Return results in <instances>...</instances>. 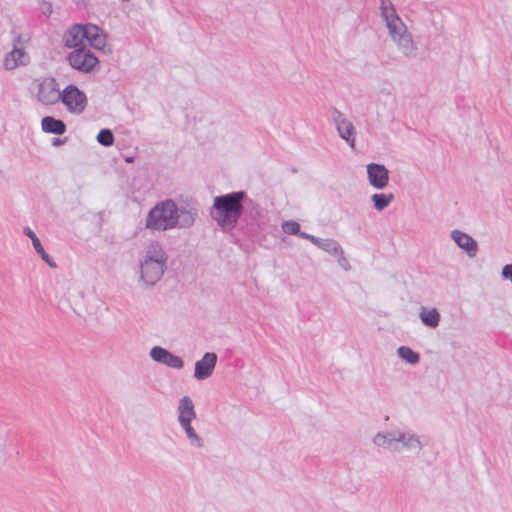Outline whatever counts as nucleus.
I'll use <instances>...</instances> for the list:
<instances>
[{
	"instance_id": "cd10ccee",
	"label": "nucleus",
	"mask_w": 512,
	"mask_h": 512,
	"mask_svg": "<svg viewBox=\"0 0 512 512\" xmlns=\"http://www.w3.org/2000/svg\"><path fill=\"white\" fill-rule=\"evenodd\" d=\"M106 43H107V36L105 34V32L103 31L102 33H100L90 44L89 46H91L92 48L94 49H97V50H103L104 47L106 46Z\"/></svg>"
},
{
	"instance_id": "ddd939ff",
	"label": "nucleus",
	"mask_w": 512,
	"mask_h": 512,
	"mask_svg": "<svg viewBox=\"0 0 512 512\" xmlns=\"http://www.w3.org/2000/svg\"><path fill=\"white\" fill-rule=\"evenodd\" d=\"M451 238L457 246L463 249L470 258H474L478 252L477 241L465 232L460 230L451 231Z\"/></svg>"
},
{
	"instance_id": "b1692460",
	"label": "nucleus",
	"mask_w": 512,
	"mask_h": 512,
	"mask_svg": "<svg viewBox=\"0 0 512 512\" xmlns=\"http://www.w3.org/2000/svg\"><path fill=\"white\" fill-rule=\"evenodd\" d=\"M323 251L333 256H341L343 262L347 264V259L344 256V251L341 245L334 239H326V242L322 248Z\"/></svg>"
},
{
	"instance_id": "1a4fd4ad",
	"label": "nucleus",
	"mask_w": 512,
	"mask_h": 512,
	"mask_svg": "<svg viewBox=\"0 0 512 512\" xmlns=\"http://www.w3.org/2000/svg\"><path fill=\"white\" fill-rule=\"evenodd\" d=\"M149 355L153 361L166 365L167 367L173 369H182L184 367V361L181 357L161 346H154L150 350Z\"/></svg>"
},
{
	"instance_id": "6e6552de",
	"label": "nucleus",
	"mask_w": 512,
	"mask_h": 512,
	"mask_svg": "<svg viewBox=\"0 0 512 512\" xmlns=\"http://www.w3.org/2000/svg\"><path fill=\"white\" fill-rule=\"evenodd\" d=\"M333 120L339 136L351 147H355L356 130L351 121L345 118L344 114L337 109L333 111Z\"/></svg>"
},
{
	"instance_id": "7ed1b4c3",
	"label": "nucleus",
	"mask_w": 512,
	"mask_h": 512,
	"mask_svg": "<svg viewBox=\"0 0 512 512\" xmlns=\"http://www.w3.org/2000/svg\"><path fill=\"white\" fill-rule=\"evenodd\" d=\"M381 17L386 23L389 35L396 43L398 49L407 58L416 57V45L407 26L397 14L396 8L391 0L380 1Z\"/></svg>"
},
{
	"instance_id": "aec40b11",
	"label": "nucleus",
	"mask_w": 512,
	"mask_h": 512,
	"mask_svg": "<svg viewBox=\"0 0 512 512\" xmlns=\"http://www.w3.org/2000/svg\"><path fill=\"white\" fill-rule=\"evenodd\" d=\"M419 317L421 322L430 328H436L440 322V313L436 308L427 309L426 307H421L419 312Z\"/></svg>"
},
{
	"instance_id": "423d86ee",
	"label": "nucleus",
	"mask_w": 512,
	"mask_h": 512,
	"mask_svg": "<svg viewBox=\"0 0 512 512\" xmlns=\"http://www.w3.org/2000/svg\"><path fill=\"white\" fill-rule=\"evenodd\" d=\"M60 101L73 114H81L87 106L86 94L74 84L65 87L61 93Z\"/></svg>"
},
{
	"instance_id": "4be33fe9",
	"label": "nucleus",
	"mask_w": 512,
	"mask_h": 512,
	"mask_svg": "<svg viewBox=\"0 0 512 512\" xmlns=\"http://www.w3.org/2000/svg\"><path fill=\"white\" fill-rule=\"evenodd\" d=\"M371 200L373 202L374 208L378 211H382L385 208H387L390 205V203L394 200V195L391 193H377L372 195Z\"/></svg>"
},
{
	"instance_id": "2eb2a0df",
	"label": "nucleus",
	"mask_w": 512,
	"mask_h": 512,
	"mask_svg": "<svg viewBox=\"0 0 512 512\" xmlns=\"http://www.w3.org/2000/svg\"><path fill=\"white\" fill-rule=\"evenodd\" d=\"M398 435L399 430L378 432L373 438V443L381 448L399 451V448L396 446Z\"/></svg>"
},
{
	"instance_id": "4468645a",
	"label": "nucleus",
	"mask_w": 512,
	"mask_h": 512,
	"mask_svg": "<svg viewBox=\"0 0 512 512\" xmlns=\"http://www.w3.org/2000/svg\"><path fill=\"white\" fill-rule=\"evenodd\" d=\"M30 62L29 55L25 52L23 48H17L9 52L4 59V68L6 70H13L18 66H25Z\"/></svg>"
},
{
	"instance_id": "c756f323",
	"label": "nucleus",
	"mask_w": 512,
	"mask_h": 512,
	"mask_svg": "<svg viewBox=\"0 0 512 512\" xmlns=\"http://www.w3.org/2000/svg\"><path fill=\"white\" fill-rule=\"evenodd\" d=\"M247 225H248L247 232H246L247 235L251 236L257 232V227L253 223L248 222Z\"/></svg>"
},
{
	"instance_id": "473e14b6",
	"label": "nucleus",
	"mask_w": 512,
	"mask_h": 512,
	"mask_svg": "<svg viewBox=\"0 0 512 512\" xmlns=\"http://www.w3.org/2000/svg\"><path fill=\"white\" fill-rule=\"evenodd\" d=\"M64 142H65V139L54 138L53 142H52V145L53 146H59V145H62Z\"/></svg>"
},
{
	"instance_id": "5701e85b",
	"label": "nucleus",
	"mask_w": 512,
	"mask_h": 512,
	"mask_svg": "<svg viewBox=\"0 0 512 512\" xmlns=\"http://www.w3.org/2000/svg\"><path fill=\"white\" fill-rule=\"evenodd\" d=\"M397 354L400 358L412 365H415L420 361V355L408 346H400L397 349Z\"/></svg>"
},
{
	"instance_id": "39448f33",
	"label": "nucleus",
	"mask_w": 512,
	"mask_h": 512,
	"mask_svg": "<svg viewBox=\"0 0 512 512\" xmlns=\"http://www.w3.org/2000/svg\"><path fill=\"white\" fill-rule=\"evenodd\" d=\"M66 60L72 69L83 73H93L99 66L98 57L89 48H76L67 54Z\"/></svg>"
},
{
	"instance_id": "dca6fc26",
	"label": "nucleus",
	"mask_w": 512,
	"mask_h": 512,
	"mask_svg": "<svg viewBox=\"0 0 512 512\" xmlns=\"http://www.w3.org/2000/svg\"><path fill=\"white\" fill-rule=\"evenodd\" d=\"M178 422L192 421L196 418L194 403L189 396H183L178 403Z\"/></svg>"
},
{
	"instance_id": "412c9836",
	"label": "nucleus",
	"mask_w": 512,
	"mask_h": 512,
	"mask_svg": "<svg viewBox=\"0 0 512 512\" xmlns=\"http://www.w3.org/2000/svg\"><path fill=\"white\" fill-rule=\"evenodd\" d=\"M191 422L192 421H183L179 422V424L181 428L185 431L190 443L197 448H201L204 445L203 439L197 434L195 429L192 427Z\"/></svg>"
},
{
	"instance_id": "20e7f679",
	"label": "nucleus",
	"mask_w": 512,
	"mask_h": 512,
	"mask_svg": "<svg viewBox=\"0 0 512 512\" xmlns=\"http://www.w3.org/2000/svg\"><path fill=\"white\" fill-rule=\"evenodd\" d=\"M168 256L162 245L153 241L139 259V281L145 288L156 285L167 268Z\"/></svg>"
},
{
	"instance_id": "f704fd0d",
	"label": "nucleus",
	"mask_w": 512,
	"mask_h": 512,
	"mask_svg": "<svg viewBox=\"0 0 512 512\" xmlns=\"http://www.w3.org/2000/svg\"><path fill=\"white\" fill-rule=\"evenodd\" d=\"M127 162H132L133 161V158H127L126 159Z\"/></svg>"
},
{
	"instance_id": "f3484780",
	"label": "nucleus",
	"mask_w": 512,
	"mask_h": 512,
	"mask_svg": "<svg viewBox=\"0 0 512 512\" xmlns=\"http://www.w3.org/2000/svg\"><path fill=\"white\" fill-rule=\"evenodd\" d=\"M23 232L27 237H29L31 239L33 247H34L35 251L37 252V254L41 257V259L45 263H47V265L49 267L56 268L57 267L56 263L49 256V254L44 250V248H43L40 240L36 236V234L29 227H25Z\"/></svg>"
},
{
	"instance_id": "0eeeda50",
	"label": "nucleus",
	"mask_w": 512,
	"mask_h": 512,
	"mask_svg": "<svg viewBox=\"0 0 512 512\" xmlns=\"http://www.w3.org/2000/svg\"><path fill=\"white\" fill-rule=\"evenodd\" d=\"M61 93L54 78H44L38 84L37 100L44 105H54L60 101Z\"/></svg>"
},
{
	"instance_id": "f03ea898",
	"label": "nucleus",
	"mask_w": 512,
	"mask_h": 512,
	"mask_svg": "<svg viewBox=\"0 0 512 512\" xmlns=\"http://www.w3.org/2000/svg\"><path fill=\"white\" fill-rule=\"evenodd\" d=\"M198 217V209L190 204L178 205L172 199L158 202L145 219V227L153 231L191 228Z\"/></svg>"
},
{
	"instance_id": "393cba45",
	"label": "nucleus",
	"mask_w": 512,
	"mask_h": 512,
	"mask_svg": "<svg viewBox=\"0 0 512 512\" xmlns=\"http://www.w3.org/2000/svg\"><path fill=\"white\" fill-rule=\"evenodd\" d=\"M97 141L101 145L109 147L114 143V135L110 129H101L97 135Z\"/></svg>"
},
{
	"instance_id": "9d476101",
	"label": "nucleus",
	"mask_w": 512,
	"mask_h": 512,
	"mask_svg": "<svg viewBox=\"0 0 512 512\" xmlns=\"http://www.w3.org/2000/svg\"><path fill=\"white\" fill-rule=\"evenodd\" d=\"M217 359L216 353L206 352L203 357L195 363L194 378L199 381L208 379L213 374Z\"/></svg>"
},
{
	"instance_id": "72a5a7b5",
	"label": "nucleus",
	"mask_w": 512,
	"mask_h": 512,
	"mask_svg": "<svg viewBox=\"0 0 512 512\" xmlns=\"http://www.w3.org/2000/svg\"><path fill=\"white\" fill-rule=\"evenodd\" d=\"M52 13V7L50 4H47V7L44 11V14H46L47 16H49L50 14Z\"/></svg>"
},
{
	"instance_id": "2f4dec72",
	"label": "nucleus",
	"mask_w": 512,
	"mask_h": 512,
	"mask_svg": "<svg viewBox=\"0 0 512 512\" xmlns=\"http://www.w3.org/2000/svg\"><path fill=\"white\" fill-rule=\"evenodd\" d=\"M338 262L339 264L345 269V270H349L350 269V265L349 263L347 262V264L345 262H343L341 256H338Z\"/></svg>"
},
{
	"instance_id": "6ab92c4d",
	"label": "nucleus",
	"mask_w": 512,
	"mask_h": 512,
	"mask_svg": "<svg viewBox=\"0 0 512 512\" xmlns=\"http://www.w3.org/2000/svg\"><path fill=\"white\" fill-rule=\"evenodd\" d=\"M397 443H401L402 447L406 450H416L420 452L423 445L416 434L409 432H402L399 430Z\"/></svg>"
},
{
	"instance_id": "a211bd4d",
	"label": "nucleus",
	"mask_w": 512,
	"mask_h": 512,
	"mask_svg": "<svg viewBox=\"0 0 512 512\" xmlns=\"http://www.w3.org/2000/svg\"><path fill=\"white\" fill-rule=\"evenodd\" d=\"M41 127L44 132L50 134L62 135L66 132V124L62 120L51 116L42 118Z\"/></svg>"
},
{
	"instance_id": "a878e982",
	"label": "nucleus",
	"mask_w": 512,
	"mask_h": 512,
	"mask_svg": "<svg viewBox=\"0 0 512 512\" xmlns=\"http://www.w3.org/2000/svg\"><path fill=\"white\" fill-rule=\"evenodd\" d=\"M85 41L90 44L103 30L94 24H84Z\"/></svg>"
},
{
	"instance_id": "bb28decb",
	"label": "nucleus",
	"mask_w": 512,
	"mask_h": 512,
	"mask_svg": "<svg viewBox=\"0 0 512 512\" xmlns=\"http://www.w3.org/2000/svg\"><path fill=\"white\" fill-rule=\"evenodd\" d=\"M282 230L285 234L298 236L300 234V225L293 220L284 221L282 223Z\"/></svg>"
},
{
	"instance_id": "c85d7f7f",
	"label": "nucleus",
	"mask_w": 512,
	"mask_h": 512,
	"mask_svg": "<svg viewBox=\"0 0 512 512\" xmlns=\"http://www.w3.org/2000/svg\"><path fill=\"white\" fill-rule=\"evenodd\" d=\"M326 242V239H322V238H318V237H314V239H312V243L317 246L318 248L322 249L324 244Z\"/></svg>"
},
{
	"instance_id": "7c9ffc66",
	"label": "nucleus",
	"mask_w": 512,
	"mask_h": 512,
	"mask_svg": "<svg viewBox=\"0 0 512 512\" xmlns=\"http://www.w3.org/2000/svg\"><path fill=\"white\" fill-rule=\"evenodd\" d=\"M298 236L300 238L309 240L311 243H312V239H314V237H315L314 235L308 234L306 232H301V231H300V234H298Z\"/></svg>"
},
{
	"instance_id": "9b49d317",
	"label": "nucleus",
	"mask_w": 512,
	"mask_h": 512,
	"mask_svg": "<svg viewBox=\"0 0 512 512\" xmlns=\"http://www.w3.org/2000/svg\"><path fill=\"white\" fill-rule=\"evenodd\" d=\"M66 48L75 50L76 48H86L84 24H73L69 27L62 38Z\"/></svg>"
},
{
	"instance_id": "f8f14e48",
	"label": "nucleus",
	"mask_w": 512,
	"mask_h": 512,
	"mask_svg": "<svg viewBox=\"0 0 512 512\" xmlns=\"http://www.w3.org/2000/svg\"><path fill=\"white\" fill-rule=\"evenodd\" d=\"M367 176L369 183L376 189H384L389 182V171L382 165L370 163L367 165Z\"/></svg>"
},
{
	"instance_id": "f257e3e1",
	"label": "nucleus",
	"mask_w": 512,
	"mask_h": 512,
	"mask_svg": "<svg viewBox=\"0 0 512 512\" xmlns=\"http://www.w3.org/2000/svg\"><path fill=\"white\" fill-rule=\"evenodd\" d=\"M244 211L247 222L260 216V206L249 199L245 191H234L214 198L210 216L223 231H232Z\"/></svg>"
}]
</instances>
